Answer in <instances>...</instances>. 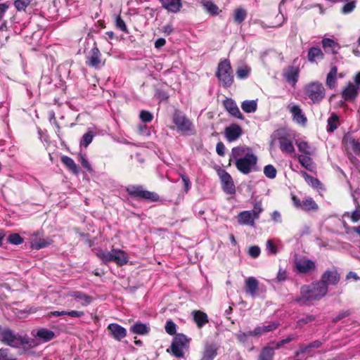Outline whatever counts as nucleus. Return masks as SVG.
Listing matches in <instances>:
<instances>
[{"label": "nucleus", "mask_w": 360, "mask_h": 360, "mask_svg": "<svg viewBox=\"0 0 360 360\" xmlns=\"http://www.w3.org/2000/svg\"><path fill=\"white\" fill-rule=\"evenodd\" d=\"M229 160L234 161L236 168L241 173L248 174L255 169L257 158L250 148L235 147L231 150Z\"/></svg>", "instance_id": "1"}, {"label": "nucleus", "mask_w": 360, "mask_h": 360, "mask_svg": "<svg viewBox=\"0 0 360 360\" xmlns=\"http://www.w3.org/2000/svg\"><path fill=\"white\" fill-rule=\"evenodd\" d=\"M0 340L6 345L25 350L35 347L37 342L27 335L15 333L8 328H4L0 333Z\"/></svg>", "instance_id": "2"}, {"label": "nucleus", "mask_w": 360, "mask_h": 360, "mask_svg": "<svg viewBox=\"0 0 360 360\" xmlns=\"http://www.w3.org/2000/svg\"><path fill=\"white\" fill-rule=\"evenodd\" d=\"M328 292V288L323 283L314 282L310 285H303L300 290V301L302 304H308L312 301L320 300Z\"/></svg>", "instance_id": "3"}, {"label": "nucleus", "mask_w": 360, "mask_h": 360, "mask_svg": "<svg viewBox=\"0 0 360 360\" xmlns=\"http://www.w3.org/2000/svg\"><path fill=\"white\" fill-rule=\"evenodd\" d=\"M96 255L102 261L103 264L115 262L118 266H124L129 262L128 254L122 250L112 248L111 250L98 249Z\"/></svg>", "instance_id": "4"}, {"label": "nucleus", "mask_w": 360, "mask_h": 360, "mask_svg": "<svg viewBox=\"0 0 360 360\" xmlns=\"http://www.w3.org/2000/svg\"><path fill=\"white\" fill-rule=\"evenodd\" d=\"M262 212L261 202H256L253 205V210L242 211L238 214V222L242 226H255V220L259 219Z\"/></svg>", "instance_id": "5"}, {"label": "nucleus", "mask_w": 360, "mask_h": 360, "mask_svg": "<svg viewBox=\"0 0 360 360\" xmlns=\"http://www.w3.org/2000/svg\"><path fill=\"white\" fill-rule=\"evenodd\" d=\"M304 93L313 104H318L324 98L326 90L323 84L315 81L308 83L304 86Z\"/></svg>", "instance_id": "6"}, {"label": "nucleus", "mask_w": 360, "mask_h": 360, "mask_svg": "<svg viewBox=\"0 0 360 360\" xmlns=\"http://www.w3.org/2000/svg\"><path fill=\"white\" fill-rule=\"evenodd\" d=\"M216 76L224 87H229L233 82V74L230 62L224 59L218 64Z\"/></svg>", "instance_id": "7"}, {"label": "nucleus", "mask_w": 360, "mask_h": 360, "mask_svg": "<svg viewBox=\"0 0 360 360\" xmlns=\"http://www.w3.org/2000/svg\"><path fill=\"white\" fill-rule=\"evenodd\" d=\"M189 339L186 335L179 334L174 338L170 348L167 349V351H171L172 354L177 358H183L185 352L189 347Z\"/></svg>", "instance_id": "8"}, {"label": "nucleus", "mask_w": 360, "mask_h": 360, "mask_svg": "<svg viewBox=\"0 0 360 360\" xmlns=\"http://www.w3.org/2000/svg\"><path fill=\"white\" fill-rule=\"evenodd\" d=\"M172 121L179 131L184 133L192 132L193 125L186 115L180 110H176L172 116Z\"/></svg>", "instance_id": "9"}, {"label": "nucleus", "mask_w": 360, "mask_h": 360, "mask_svg": "<svg viewBox=\"0 0 360 360\" xmlns=\"http://www.w3.org/2000/svg\"><path fill=\"white\" fill-rule=\"evenodd\" d=\"M127 192L131 196L146 199L151 202L158 201L159 199V195L156 193L146 191L140 186L130 185L127 186Z\"/></svg>", "instance_id": "10"}, {"label": "nucleus", "mask_w": 360, "mask_h": 360, "mask_svg": "<svg viewBox=\"0 0 360 360\" xmlns=\"http://www.w3.org/2000/svg\"><path fill=\"white\" fill-rule=\"evenodd\" d=\"M295 266L300 274H309L316 269L315 262L306 257H297L295 259Z\"/></svg>", "instance_id": "11"}, {"label": "nucleus", "mask_w": 360, "mask_h": 360, "mask_svg": "<svg viewBox=\"0 0 360 360\" xmlns=\"http://www.w3.org/2000/svg\"><path fill=\"white\" fill-rule=\"evenodd\" d=\"M276 136L278 137L280 149L283 153L292 154L295 152L292 141L288 134L284 131H278Z\"/></svg>", "instance_id": "12"}, {"label": "nucleus", "mask_w": 360, "mask_h": 360, "mask_svg": "<svg viewBox=\"0 0 360 360\" xmlns=\"http://www.w3.org/2000/svg\"><path fill=\"white\" fill-rule=\"evenodd\" d=\"M218 174L224 191L228 194H234L236 193V187L231 176L225 170H220Z\"/></svg>", "instance_id": "13"}, {"label": "nucleus", "mask_w": 360, "mask_h": 360, "mask_svg": "<svg viewBox=\"0 0 360 360\" xmlns=\"http://www.w3.org/2000/svg\"><path fill=\"white\" fill-rule=\"evenodd\" d=\"M300 75V68L296 66H288L283 72V76L285 80L292 86H295L298 81Z\"/></svg>", "instance_id": "14"}, {"label": "nucleus", "mask_w": 360, "mask_h": 360, "mask_svg": "<svg viewBox=\"0 0 360 360\" xmlns=\"http://www.w3.org/2000/svg\"><path fill=\"white\" fill-rule=\"evenodd\" d=\"M51 243V240L49 238H43L42 233L37 231L33 233L30 238L31 248L35 250H39L48 247Z\"/></svg>", "instance_id": "15"}, {"label": "nucleus", "mask_w": 360, "mask_h": 360, "mask_svg": "<svg viewBox=\"0 0 360 360\" xmlns=\"http://www.w3.org/2000/svg\"><path fill=\"white\" fill-rule=\"evenodd\" d=\"M224 133L226 140L229 142H233L242 135V129L239 125L232 124L225 129Z\"/></svg>", "instance_id": "16"}, {"label": "nucleus", "mask_w": 360, "mask_h": 360, "mask_svg": "<svg viewBox=\"0 0 360 360\" xmlns=\"http://www.w3.org/2000/svg\"><path fill=\"white\" fill-rule=\"evenodd\" d=\"M288 110L292 115L293 120L301 124H305L307 122V117L302 112L300 107L298 105H292L288 106Z\"/></svg>", "instance_id": "17"}, {"label": "nucleus", "mask_w": 360, "mask_h": 360, "mask_svg": "<svg viewBox=\"0 0 360 360\" xmlns=\"http://www.w3.org/2000/svg\"><path fill=\"white\" fill-rule=\"evenodd\" d=\"M162 4V6L167 11L176 13H178L181 7V0H159Z\"/></svg>", "instance_id": "18"}, {"label": "nucleus", "mask_w": 360, "mask_h": 360, "mask_svg": "<svg viewBox=\"0 0 360 360\" xmlns=\"http://www.w3.org/2000/svg\"><path fill=\"white\" fill-rule=\"evenodd\" d=\"M87 65L98 68L102 65L101 60V53L98 48L94 47L91 49L89 56L87 57Z\"/></svg>", "instance_id": "19"}, {"label": "nucleus", "mask_w": 360, "mask_h": 360, "mask_svg": "<svg viewBox=\"0 0 360 360\" xmlns=\"http://www.w3.org/2000/svg\"><path fill=\"white\" fill-rule=\"evenodd\" d=\"M32 335L35 338L41 340L44 342H48L54 338V333L47 328H41L39 330H33Z\"/></svg>", "instance_id": "20"}, {"label": "nucleus", "mask_w": 360, "mask_h": 360, "mask_svg": "<svg viewBox=\"0 0 360 360\" xmlns=\"http://www.w3.org/2000/svg\"><path fill=\"white\" fill-rule=\"evenodd\" d=\"M340 277L335 271H326L322 276L321 280L319 283H323L328 288V285H335L339 282Z\"/></svg>", "instance_id": "21"}, {"label": "nucleus", "mask_w": 360, "mask_h": 360, "mask_svg": "<svg viewBox=\"0 0 360 360\" xmlns=\"http://www.w3.org/2000/svg\"><path fill=\"white\" fill-rule=\"evenodd\" d=\"M343 142L347 150H351L354 154H360V142L354 139L351 135H345Z\"/></svg>", "instance_id": "22"}, {"label": "nucleus", "mask_w": 360, "mask_h": 360, "mask_svg": "<svg viewBox=\"0 0 360 360\" xmlns=\"http://www.w3.org/2000/svg\"><path fill=\"white\" fill-rule=\"evenodd\" d=\"M245 291L252 297H255L259 289V282L253 276L248 277L245 283Z\"/></svg>", "instance_id": "23"}, {"label": "nucleus", "mask_w": 360, "mask_h": 360, "mask_svg": "<svg viewBox=\"0 0 360 360\" xmlns=\"http://www.w3.org/2000/svg\"><path fill=\"white\" fill-rule=\"evenodd\" d=\"M226 110L233 117L240 120H243V116L241 114L236 102L232 99H226L224 103Z\"/></svg>", "instance_id": "24"}, {"label": "nucleus", "mask_w": 360, "mask_h": 360, "mask_svg": "<svg viewBox=\"0 0 360 360\" xmlns=\"http://www.w3.org/2000/svg\"><path fill=\"white\" fill-rule=\"evenodd\" d=\"M359 87L355 86L352 83H349L345 89L342 91V96L345 101H351L358 96Z\"/></svg>", "instance_id": "25"}, {"label": "nucleus", "mask_w": 360, "mask_h": 360, "mask_svg": "<svg viewBox=\"0 0 360 360\" xmlns=\"http://www.w3.org/2000/svg\"><path fill=\"white\" fill-rule=\"evenodd\" d=\"M108 329L113 338L117 340H122L127 335L126 329L117 323L110 324Z\"/></svg>", "instance_id": "26"}, {"label": "nucleus", "mask_w": 360, "mask_h": 360, "mask_svg": "<svg viewBox=\"0 0 360 360\" xmlns=\"http://www.w3.org/2000/svg\"><path fill=\"white\" fill-rule=\"evenodd\" d=\"M279 323L277 322H272L266 326H258L253 331H250V335L255 336H260L264 333L272 331L278 328Z\"/></svg>", "instance_id": "27"}, {"label": "nucleus", "mask_w": 360, "mask_h": 360, "mask_svg": "<svg viewBox=\"0 0 360 360\" xmlns=\"http://www.w3.org/2000/svg\"><path fill=\"white\" fill-rule=\"evenodd\" d=\"M322 46L326 53H337L339 49V45L334 40L329 38L322 39Z\"/></svg>", "instance_id": "28"}, {"label": "nucleus", "mask_w": 360, "mask_h": 360, "mask_svg": "<svg viewBox=\"0 0 360 360\" xmlns=\"http://www.w3.org/2000/svg\"><path fill=\"white\" fill-rule=\"evenodd\" d=\"M323 51L317 47H312L308 51V60L310 63H317L318 60L323 58Z\"/></svg>", "instance_id": "29"}, {"label": "nucleus", "mask_w": 360, "mask_h": 360, "mask_svg": "<svg viewBox=\"0 0 360 360\" xmlns=\"http://www.w3.org/2000/svg\"><path fill=\"white\" fill-rule=\"evenodd\" d=\"M337 73L338 68L336 66H333L326 77V85L329 89H334L337 82Z\"/></svg>", "instance_id": "30"}, {"label": "nucleus", "mask_w": 360, "mask_h": 360, "mask_svg": "<svg viewBox=\"0 0 360 360\" xmlns=\"http://www.w3.org/2000/svg\"><path fill=\"white\" fill-rule=\"evenodd\" d=\"M298 160H299V162L301 164V165L303 167H304L306 169H307L310 172H313L316 168L312 159L308 155H299Z\"/></svg>", "instance_id": "31"}, {"label": "nucleus", "mask_w": 360, "mask_h": 360, "mask_svg": "<svg viewBox=\"0 0 360 360\" xmlns=\"http://www.w3.org/2000/svg\"><path fill=\"white\" fill-rule=\"evenodd\" d=\"M149 330H150V327L148 325H147L146 323H142L140 322L135 323L131 327V331L133 333H135L137 335H146L149 332Z\"/></svg>", "instance_id": "32"}, {"label": "nucleus", "mask_w": 360, "mask_h": 360, "mask_svg": "<svg viewBox=\"0 0 360 360\" xmlns=\"http://www.w3.org/2000/svg\"><path fill=\"white\" fill-rule=\"evenodd\" d=\"M242 110L246 113L255 112L257 108L256 100H246L241 103Z\"/></svg>", "instance_id": "33"}, {"label": "nucleus", "mask_w": 360, "mask_h": 360, "mask_svg": "<svg viewBox=\"0 0 360 360\" xmlns=\"http://www.w3.org/2000/svg\"><path fill=\"white\" fill-rule=\"evenodd\" d=\"M318 207V205L311 198L304 199L300 204V208L305 211L316 210Z\"/></svg>", "instance_id": "34"}, {"label": "nucleus", "mask_w": 360, "mask_h": 360, "mask_svg": "<svg viewBox=\"0 0 360 360\" xmlns=\"http://www.w3.org/2000/svg\"><path fill=\"white\" fill-rule=\"evenodd\" d=\"M72 297L74 298L75 302L82 305H87L91 302V298L90 297L79 292H74L72 294Z\"/></svg>", "instance_id": "35"}, {"label": "nucleus", "mask_w": 360, "mask_h": 360, "mask_svg": "<svg viewBox=\"0 0 360 360\" xmlns=\"http://www.w3.org/2000/svg\"><path fill=\"white\" fill-rule=\"evenodd\" d=\"M278 241L274 239H269L266 243V250L268 255H276L279 252L278 247Z\"/></svg>", "instance_id": "36"}, {"label": "nucleus", "mask_w": 360, "mask_h": 360, "mask_svg": "<svg viewBox=\"0 0 360 360\" xmlns=\"http://www.w3.org/2000/svg\"><path fill=\"white\" fill-rule=\"evenodd\" d=\"M321 344L319 340H315L307 345L301 347L300 349L296 352L295 355L299 356L302 354L309 353L311 348H319L321 346Z\"/></svg>", "instance_id": "37"}, {"label": "nucleus", "mask_w": 360, "mask_h": 360, "mask_svg": "<svg viewBox=\"0 0 360 360\" xmlns=\"http://www.w3.org/2000/svg\"><path fill=\"white\" fill-rule=\"evenodd\" d=\"M217 355V347L214 345H207L203 352V360H212Z\"/></svg>", "instance_id": "38"}, {"label": "nucleus", "mask_w": 360, "mask_h": 360, "mask_svg": "<svg viewBox=\"0 0 360 360\" xmlns=\"http://www.w3.org/2000/svg\"><path fill=\"white\" fill-rule=\"evenodd\" d=\"M339 124V117L338 116L333 113L330 117L328 119V131L333 132L338 127Z\"/></svg>", "instance_id": "39"}, {"label": "nucleus", "mask_w": 360, "mask_h": 360, "mask_svg": "<svg viewBox=\"0 0 360 360\" xmlns=\"http://www.w3.org/2000/svg\"><path fill=\"white\" fill-rule=\"evenodd\" d=\"M301 174H302V176L305 179V181L307 182V184L311 186L313 188H319L321 186V184L318 179L310 176L307 172H303V171L301 172Z\"/></svg>", "instance_id": "40"}, {"label": "nucleus", "mask_w": 360, "mask_h": 360, "mask_svg": "<svg viewBox=\"0 0 360 360\" xmlns=\"http://www.w3.org/2000/svg\"><path fill=\"white\" fill-rule=\"evenodd\" d=\"M297 146L299 151L302 153L305 154V155H311L314 152V149L312 148L306 141H300L297 143Z\"/></svg>", "instance_id": "41"}, {"label": "nucleus", "mask_w": 360, "mask_h": 360, "mask_svg": "<svg viewBox=\"0 0 360 360\" xmlns=\"http://www.w3.org/2000/svg\"><path fill=\"white\" fill-rule=\"evenodd\" d=\"M61 161L72 172H74L75 174L78 173V167L71 158H69L68 156H63L61 158Z\"/></svg>", "instance_id": "42"}, {"label": "nucleus", "mask_w": 360, "mask_h": 360, "mask_svg": "<svg viewBox=\"0 0 360 360\" xmlns=\"http://www.w3.org/2000/svg\"><path fill=\"white\" fill-rule=\"evenodd\" d=\"M274 355V352L273 348L266 347H264L261 351L260 355L259 356V360H272Z\"/></svg>", "instance_id": "43"}, {"label": "nucleus", "mask_w": 360, "mask_h": 360, "mask_svg": "<svg viewBox=\"0 0 360 360\" xmlns=\"http://www.w3.org/2000/svg\"><path fill=\"white\" fill-rule=\"evenodd\" d=\"M202 6L211 15H217L219 12L218 6L210 1H202Z\"/></svg>", "instance_id": "44"}, {"label": "nucleus", "mask_w": 360, "mask_h": 360, "mask_svg": "<svg viewBox=\"0 0 360 360\" xmlns=\"http://www.w3.org/2000/svg\"><path fill=\"white\" fill-rule=\"evenodd\" d=\"M251 68L247 65L240 66L237 69L236 76L240 79H245L250 75Z\"/></svg>", "instance_id": "45"}, {"label": "nucleus", "mask_w": 360, "mask_h": 360, "mask_svg": "<svg viewBox=\"0 0 360 360\" xmlns=\"http://www.w3.org/2000/svg\"><path fill=\"white\" fill-rule=\"evenodd\" d=\"M247 16V12L245 9L238 8L234 11L233 18L234 21L237 23L242 22Z\"/></svg>", "instance_id": "46"}, {"label": "nucleus", "mask_w": 360, "mask_h": 360, "mask_svg": "<svg viewBox=\"0 0 360 360\" xmlns=\"http://www.w3.org/2000/svg\"><path fill=\"white\" fill-rule=\"evenodd\" d=\"M94 136V133L91 131L85 133L81 139L80 145L86 148L92 142Z\"/></svg>", "instance_id": "47"}, {"label": "nucleus", "mask_w": 360, "mask_h": 360, "mask_svg": "<svg viewBox=\"0 0 360 360\" xmlns=\"http://www.w3.org/2000/svg\"><path fill=\"white\" fill-rule=\"evenodd\" d=\"M264 175L269 179H274L276 176L277 171L272 165H268L264 168Z\"/></svg>", "instance_id": "48"}, {"label": "nucleus", "mask_w": 360, "mask_h": 360, "mask_svg": "<svg viewBox=\"0 0 360 360\" xmlns=\"http://www.w3.org/2000/svg\"><path fill=\"white\" fill-rule=\"evenodd\" d=\"M356 7V1L351 0L347 2L342 8L341 12L343 14H349L352 13Z\"/></svg>", "instance_id": "49"}, {"label": "nucleus", "mask_w": 360, "mask_h": 360, "mask_svg": "<svg viewBox=\"0 0 360 360\" xmlns=\"http://www.w3.org/2000/svg\"><path fill=\"white\" fill-rule=\"evenodd\" d=\"M0 360H15V356L8 348L0 349Z\"/></svg>", "instance_id": "50"}, {"label": "nucleus", "mask_w": 360, "mask_h": 360, "mask_svg": "<svg viewBox=\"0 0 360 360\" xmlns=\"http://www.w3.org/2000/svg\"><path fill=\"white\" fill-rule=\"evenodd\" d=\"M32 0H15L14 6L18 11H25Z\"/></svg>", "instance_id": "51"}, {"label": "nucleus", "mask_w": 360, "mask_h": 360, "mask_svg": "<svg viewBox=\"0 0 360 360\" xmlns=\"http://www.w3.org/2000/svg\"><path fill=\"white\" fill-rule=\"evenodd\" d=\"M8 242L13 245H20L23 243V238L18 233H12L8 238Z\"/></svg>", "instance_id": "52"}, {"label": "nucleus", "mask_w": 360, "mask_h": 360, "mask_svg": "<svg viewBox=\"0 0 360 360\" xmlns=\"http://www.w3.org/2000/svg\"><path fill=\"white\" fill-rule=\"evenodd\" d=\"M115 25L117 28H119L121 31L128 33L127 27L124 22V21L122 19L120 15H117L115 18Z\"/></svg>", "instance_id": "53"}, {"label": "nucleus", "mask_w": 360, "mask_h": 360, "mask_svg": "<svg viewBox=\"0 0 360 360\" xmlns=\"http://www.w3.org/2000/svg\"><path fill=\"white\" fill-rule=\"evenodd\" d=\"M248 253L250 257L256 259L259 256L261 253L260 248L257 245H252L249 248Z\"/></svg>", "instance_id": "54"}, {"label": "nucleus", "mask_w": 360, "mask_h": 360, "mask_svg": "<svg viewBox=\"0 0 360 360\" xmlns=\"http://www.w3.org/2000/svg\"><path fill=\"white\" fill-rule=\"evenodd\" d=\"M46 315H68V316H73V315H83L82 312L77 311H53L47 313Z\"/></svg>", "instance_id": "55"}, {"label": "nucleus", "mask_w": 360, "mask_h": 360, "mask_svg": "<svg viewBox=\"0 0 360 360\" xmlns=\"http://www.w3.org/2000/svg\"><path fill=\"white\" fill-rule=\"evenodd\" d=\"M139 117L143 122H150L153 118V115L148 111L142 110L140 112Z\"/></svg>", "instance_id": "56"}, {"label": "nucleus", "mask_w": 360, "mask_h": 360, "mask_svg": "<svg viewBox=\"0 0 360 360\" xmlns=\"http://www.w3.org/2000/svg\"><path fill=\"white\" fill-rule=\"evenodd\" d=\"M193 321L198 328L202 327L208 322L207 316H193Z\"/></svg>", "instance_id": "57"}, {"label": "nucleus", "mask_w": 360, "mask_h": 360, "mask_svg": "<svg viewBox=\"0 0 360 360\" xmlns=\"http://www.w3.org/2000/svg\"><path fill=\"white\" fill-rule=\"evenodd\" d=\"M250 336H255V335H250V331L248 333H240L237 335L238 341L243 344H245L248 342Z\"/></svg>", "instance_id": "58"}, {"label": "nucleus", "mask_w": 360, "mask_h": 360, "mask_svg": "<svg viewBox=\"0 0 360 360\" xmlns=\"http://www.w3.org/2000/svg\"><path fill=\"white\" fill-rule=\"evenodd\" d=\"M166 332L169 335H174L176 333V325L172 321H167L165 326Z\"/></svg>", "instance_id": "59"}, {"label": "nucleus", "mask_w": 360, "mask_h": 360, "mask_svg": "<svg viewBox=\"0 0 360 360\" xmlns=\"http://www.w3.org/2000/svg\"><path fill=\"white\" fill-rule=\"evenodd\" d=\"M80 162L82 167L85 168L87 171H92L91 166L84 155H80Z\"/></svg>", "instance_id": "60"}, {"label": "nucleus", "mask_w": 360, "mask_h": 360, "mask_svg": "<svg viewBox=\"0 0 360 360\" xmlns=\"http://www.w3.org/2000/svg\"><path fill=\"white\" fill-rule=\"evenodd\" d=\"M216 151L220 156H224L225 154V146L222 142H219L216 146Z\"/></svg>", "instance_id": "61"}, {"label": "nucleus", "mask_w": 360, "mask_h": 360, "mask_svg": "<svg viewBox=\"0 0 360 360\" xmlns=\"http://www.w3.org/2000/svg\"><path fill=\"white\" fill-rule=\"evenodd\" d=\"M287 278V273L285 270L280 269L276 279L278 282L284 281L286 280Z\"/></svg>", "instance_id": "62"}, {"label": "nucleus", "mask_w": 360, "mask_h": 360, "mask_svg": "<svg viewBox=\"0 0 360 360\" xmlns=\"http://www.w3.org/2000/svg\"><path fill=\"white\" fill-rule=\"evenodd\" d=\"M351 218L352 221L356 222L360 219V207L359 206L356 209L352 212Z\"/></svg>", "instance_id": "63"}, {"label": "nucleus", "mask_w": 360, "mask_h": 360, "mask_svg": "<svg viewBox=\"0 0 360 360\" xmlns=\"http://www.w3.org/2000/svg\"><path fill=\"white\" fill-rule=\"evenodd\" d=\"M271 219L276 223H281L282 219L281 213L276 210L274 211L271 213Z\"/></svg>", "instance_id": "64"}]
</instances>
